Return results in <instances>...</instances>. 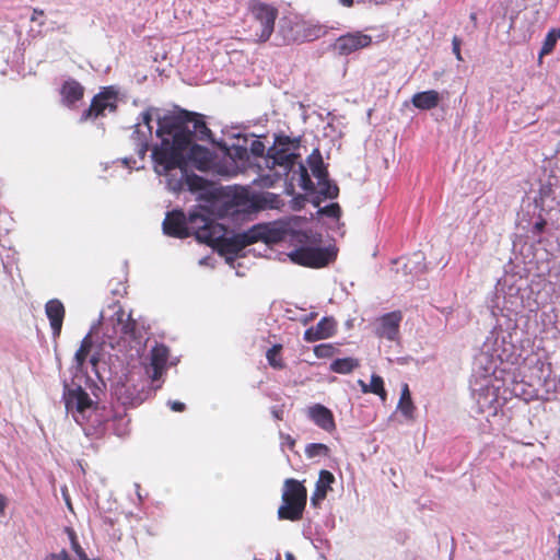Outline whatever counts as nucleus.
Returning a JSON list of instances; mask_svg holds the SVG:
<instances>
[{"mask_svg": "<svg viewBox=\"0 0 560 560\" xmlns=\"http://www.w3.org/2000/svg\"><path fill=\"white\" fill-rule=\"evenodd\" d=\"M185 116V121L175 117L159 120L156 136L161 138V143L153 148L152 160L164 172L183 167L184 154L191 145L194 135L200 140H207L211 135L202 115L186 112Z\"/></svg>", "mask_w": 560, "mask_h": 560, "instance_id": "f257e3e1", "label": "nucleus"}, {"mask_svg": "<svg viewBox=\"0 0 560 560\" xmlns=\"http://www.w3.org/2000/svg\"><path fill=\"white\" fill-rule=\"evenodd\" d=\"M248 31L255 43H266L275 31L278 9L270 3L253 0L248 7Z\"/></svg>", "mask_w": 560, "mask_h": 560, "instance_id": "f03ea898", "label": "nucleus"}, {"mask_svg": "<svg viewBox=\"0 0 560 560\" xmlns=\"http://www.w3.org/2000/svg\"><path fill=\"white\" fill-rule=\"evenodd\" d=\"M281 499L282 504L278 509V518L291 522L302 520L307 501L305 486L294 478L285 479Z\"/></svg>", "mask_w": 560, "mask_h": 560, "instance_id": "7ed1b4c3", "label": "nucleus"}, {"mask_svg": "<svg viewBox=\"0 0 560 560\" xmlns=\"http://www.w3.org/2000/svg\"><path fill=\"white\" fill-rule=\"evenodd\" d=\"M187 226L190 235L208 245L222 235V224L215 222L206 208L191 211L187 218Z\"/></svg>", "mask_w": 560, "mask_h": 560, "instance_id": "20e7f679", "label": "nucleus"}, {"mask_svg": "<svg viewBox=\"0 0 560 560\" xmlns=\"http://www.w3.org/2000/svg\"><path fill=\"white\" fill-rule=\"evenodd\" d=\"M301 145V138H291L285 135H277L275 138V144L271 147L267 156L273 161V164L282 166L287 170H292L300 156L291 150H298Z\"/></svg>", "mask_w": 560, "mask_h": 560, "instance_id": "39448f33", "label": "nucleus"}, {"mask_svg": "<svg viewBox=\"0 0 560 560\" xmlns=\"http://www.w3.org/2000/svg\"><path fill=\"white\" fill-rule=\"evenodd\" d=\"M289 258L300 266L323 268L336 258V253L330 248L302 246L292 250Z\"/></svg>", "mask_w": 560, "mask_h": 560, "instance_id": "423d86ee", "label": "nucleus"}, {"mask_svg": "<svg viewBox=\"0 0 560 560\" xmlns=\"http://www.w3.org/2000/svg\"><path fill=\"white\" fill-rule=\"evenodd\" d=\"M226 229L222 224V235L218 240H213V243L210 244L213 248H215L221 254L229 255H237L245 247L254 244V240L256 236L252 234V230L238 234H234L233 236H225Z\"/></svg>", "mask_w": 560, "mask_h": 560, "instance_id": "0eeeda50", "label": "nucleus"}, {"mask_svg": "<svg viewBox=\"0 0 560 560\" xmlns=\"http://www.w3.org/2000/svg\"><path fill=\"white\" fill-rule=\"evenodd\" d=\"M115 97L116 92L113 91L112 88H104L92 98L89 108L82 113L81 120L86 121L89 119H95L104 115L107 108L112 110L116 109V105L112 102Z\"/></svg>", "mask_w": 560, "mask_h": 560, "instance_id": "6e6552de", "label": "nucleus"}, {"mask_svg": "<svg viewBox=\"0 0 560 560\" xmlns=\"http://www.w3.org/2000/svg\"><path fill=\"white\" fill-rule=\"evenodd\" d=\"M372 37L361 32H353L342 35L334 43V50L341 56H348L359 49L369 47Z\"/></svg>", "mask_w": 560, "mask_h": 560, "instance_id": "1a4fd4ad", "label": "nucleus"}, {"mask_svg": "<svg viewBox=\"0 0 560 560\" xmlns=\"http://www.w3.org/2000/svg\"><path fill=\"white\" fill-rule=\"evenodd\" d=\"M401 320L402 313L400 311L384 314L378 318V324L375 330L376 335L380 338H385L390 341L396 340L399 336Z\"/></svg>", "mask_w": 560, "mask_h": 560, "instance_id": "9d476101", "label": "nucleus"}, {"mask_svg": "<svg viewBox=\"0 0 560 560\" xmlns=\"http://www.w3.org/2000/svg\"><path fill=\"white\" fill-rule=\"evenodd\" d=\"M163 232L168 236L177 238L190 236L185 213L182 210L167 212L163 221Z\"/></svg>", "mask_w": 560, "mask_h": 560, "instance_id": "9b49d317", "label": "nucleus"}, {"mask_svg": "<svg viewBox=\"0 0 560 560\" xmlns=\"http://www.w3.org/2000/svg\"><path fill=\"white\" fill-rule=\"evenodd\" d=\"M65 400L68 411H77L80 415H83L85 410L93 406L89 394L81 386L68 389L65 393Z\"/></svg>", "mask_w": 560, "mask_h": 560, "instance_id": "f8f14e48", "label": "nucleus"}, {"mask_svg": "<svg viewBox=\"0 0 560 560\" xmlns=\"http://www.w3.org/2000/svg\"><path fill=\"white\" fill-rule=\"evenodd\" d=\"M337 331V322L334 317H323L316 326L310 327L304 332V340L315 342L332 337Z\"/></svg>", "mask_w": 560, "mask_h": 560, "instance_id": "ddd939ff", "label": "nucleus"}, {"mask_svg": "<svg viewBox=\"0 0 560 560\" xmlns=\"http://www.w3.org/2000/svg\"><path fill=\"white\" fill-rule=\"evenodd\" d=\"M308 418L320 429L331 432L336 429L335 418L327 407L315 404L307 408Z\"/></svg>", "mask_w": 560, "mask_h": 560, "instance_id": "4468645a", "label": "nucleus"}, {"mask_svg": "<svg viewBox=\"0 0 560 560\" xmlns=\"http://www.w3.org/2000/svg\"><path fill=\"white\" fill-rule=\"evenodd\" d=\"M170 357L168 348L163 343H156L150 351V368L152 374H150L153 381L159 380L163 372Z\"/></svg>", "mask_w": 560, "mask_h": 560, "instance_id": "2eb2a0df", "label": "nucleus"}, {"mask_svg": "<svg viewBox=\"0 0 560 560\" xmlns=\"http://www.w3.org/2000/svg\"><path fill=\"white\" fill-rule=\"evenodd\" d=\"M45 312L49 319L52 335L55 338H58L61 334V328L66 315L65 306L59 300L52 299L46 303Z\"/></svg>", "mask_w": 560, "mask_h": 560, "instance_id": "dca6fc26", "label": "nucleus"}, {"mask_svg": "<svg viewBox=\"0 0 560 560\" xmlns=\"http://www.w3.org/2000/svg\"><path fill=\"white\" fill-rule=\"evenodd\" d=\"M84 86L74 79L66 80L60 88L62 103L71 107L84 96Z\"/></svg>", "mask_w": 560, "mask_h": 560, "instance_id": "f3484780", "label": "nucleus"}, {"mask_svg": "<svg viewBox=\"0 0 560 560\" xmlns=\"http://www.w3.org/2000/svg\"><path fill=\"white\" fill-rule=\"evenodd\" d=\"M252 234L255 237L254 244L264 242L266 244H276L283 238V231L277 228H270L267 224H256L250 228Z\"/></svg>", "mask_w": 560, "mask_h": 560, "instance_id": "a211bd4d", "label": "nucleus"}, {"mask_svg": "<svg viewBox=\"0 0 560 560\" xmlns=\"http://www.w3.org/2000/svg\"><path fill=\"white\" fill-rule=\"evenodd\" d=\"M441 95L435 90H428L423 92H418L412 95L411 103L412 105L421 110H431L440 104Z\"/></svg>", "mask_w": 560, "mask_h": 560, "instance_id": "6ab92c4d", "label": "nucleus"}, {"mask_svg": "<svg viewBox=\"0 0 560 560\" xmlns=\"http://www.w3.org/2000/svg\"><path fill=\"white\" fill-rule=\"evenodd\" d=\"M117 322L120 325V332L122 336L131 339L138 338V323L131 317L130 313H126L124 308H119L115 313Z\"/></svg>", "mask_w": 560, "mask_h": 560, "instance_id": "aec40b11", "label": "nucleus"}, {"mask_svg": "<svg viewBox=\"0 0 560 560\" xmlns=\"http://www.w3.org/2000/svg\"><path fill=\"white\" fill-rule=\"evenodd\" d=\"M334 481L335 476L329 470H320L318 480L315 485V491L313 493L312 501L315 502V500H324Z\"/></svg>", "mask_w": 560, "mask_h": 560, "instance_id": "412c9836", "label": "nucleus"}, {"mask_svg": "<svg viewBox=\"0 0 560 560\" xmlns=\"http://www.w3.org/2000/svg\"><path fill=\"white\" fill-rule=\"evenodd\" d=\"M358 384L360 385L362 393H364V394L372 393V394L377 395L383 401L386 400L387 393L384 387V381H383L382 376H380L377 374H373L371 376L370 384H366L362 380H359Z\"/></svg>", "mask_w": 560, "mask_h": 560, "instance_id": "4be33fe9", "label": "nucleus"}, {"mask_svg": "<svg viewBox=\"0 0 560 560\" xmlns=\"http://www.w3.org/2000/svg\"><path fill=\"white\" fill-rule=\"evenodd\" d=\"M131 140L138 159L143 161L149 150V140L145 133L140 132L139 125L135 126Z\"/></svg>", "mask_w": 560, "mask_h": 560, "instance_id": "5701e85b", "label": "nucleus"}, {"mask_svg": "<svg viewBox=\"0 0 560 560\" xmlns=\"http://www.w3.org/2000/svg\"><path fill=\"white\" fill-rule=\"evenodd\" d=\"M308 164L313 175L318 179V182L328 177V171L324 165L323 158L317 149L310 155Z\"/></svg>", "mask_w": 560, "mask_h": 560, "instance_id": "b1692460", "label": "nucleus"}, {"mask_svg": "<svg viewBox=\"0 0 560 560\" xmlns=\"http://www.w3.org/2000/svg\"><path fill=\"white\" fill-rule=\"evenodd\" d=\"M398 410L408 419L413 418L415 405L407 384L404 385L400 399L397 406Z\"/></svg>", "mask_w": 560, "mask_h": 560, "instance_id": "393cba45", "label": "nucleus"}, {"mask_svg": "<svg viewBox=\"0 0 560 560\" xmlns=\"http://www.w3.org/2000/svg\"><path fill=\"white\" fill-rule=\"evenodd\" d=\"M93 341L91 338V335H86L80 343L79 349L77 350L74 354V361L78 369L82 370L86 359L92 350Z\"/></svg>", "mask_w": 560, "mask_h": 560, "instance_id": "a878e982", "label": "nucleus"}, {"mask_svg": "<svg viewBox=\"0 0 560 560\" xmlns=\"http://www.w3.org/2000/svg\"><path fill=\"white\" fill-rule=\"evenodd\" d=\"M360 365L359 360L354 358L336 359L330 364V370L338 374H349Z\"/></svg>", "mask_w": 560, "mask_h": 560, "instance_id": "bb28decb", "label": "nucleus"}, {"mask_svg": "<svg viewBox=\"0 0 560 560\" xmlns=\"http://www.w3.org/2000/svg\"><path fill=\"white\" fill-rule=\"evenodd\" d=\"M185 165L186 163L183 165V167L179 168L183 171V177L188 189L191 191L203 189L206 187L207 180L197 174H188L186 170H184Z\"/></svg>", "mask_w": 560, "mask_h": 560, "instance_id": "cd10ccee", "label": "nucleus"}, {"mask_svg": "<svg viewBox=\"0 0 560 560\" xmlns=\"http://www.w3.org/2000/svg\"><path fill=\"white\" fill-rule=\"evenodd\" d=\"M281 345H273L270 349H268L266 353L267 361L273 369L281 370L284 368V363L281 358Z\"/></svg>", "mask_w": 560, "mask_h": 560, "instance_id": "c85d7f7f", "label": "nucleus"}, {"mask_svg": "<svg viewBox=\"0 0 560 560\" xmlns=\"http://www.w3.org/2000/svg\"><path fill=\"white\" fill-rule=\"evenodd\" d=\"M329 452V447L323 443H311L305 447V454L310 458L317 456H328Z\"/></svg>", "mask_w": 560, "mask_h": 560, "instance_id": "c756f323", "label": "nucleus"}, {"mask_svg": "<svg viewBox=\"0 0 560 560\" xmlns=\"http://www.w3.org/2000/svg\"><path fill=\"white\" fill-rule=\"evenodd\" d=\"M320 185V194L325 196L326 198L334 199L338 197L339 194V187L331 183L328 177L326 179H322V182H318Z\"/></svg>", "mask_w": 560, "mask_h": 560, "instance_id": "7c9ffc66", "label": "nucleus"}, {"mask_svg": "<svg viewBox=\"0 0 560 560\" xmlns=\"http://www.w3.org/2000/svg\"><path fill=\"white\" fill-rule=\"evenodd\" d=\"M557 37L555 36L553 32L550 30L542 43L541 49L539 51V58L541 59L544 56L549 55L556 47L557 44Z\"/></svg>", "mask_w": 560, "mask_h": 560, "instance_id": "2f4dec72", "label": "nucleus"}, {"mask_svg": "<svg viewBox=\"0 0 560 560\" xmlns=\"http://www.w3.org/2000/svg\"><path fill=\"white\" fill-rule=\"evenodd\" d=\"M336 351V347L331 343H320L314 347V354L319 359L331 358Z\"/></svg>", "mask_w": 560, "mask_h": 560, "instance_id": "473e14b6", "label": "nucleus"}, {"mask_svg": "<svg viewBox=\"0 0 560 560\" xmlns=\"http://www.w3.org/2000/svg\"><path fill=\"white\" fill-rule=\"evenodd\" d=\"M319 213L329 218L339 219L341 215V208L338 203H330L324 208H320Z\"/></svg>", "mask_w": 560, "mask_h": 560, "instance_id": "72a5a7b5", "label": "nucleus"}, {"mask_svg": "<svg viewBox=\"0 0 560 560\" xmlns=\"http://www.w3.org/2000/svg\"><path fill=\"white\" fill-rule=\"evenodd\" d=\"M249 151L254 156L262 158L266 151V147L260 140H253L249 147Z\"/></svg>", "mask_w": 560, "mask_h": 560, "instance_id": "f704fd0d", "label": "nucleus"}, {"mask_svg": "<svg viewBox=\"0 0 560 560\" xmlns=\"http://www.w3.org/2000/svg\"><path fill=\"white\" fill-rule=\"evenodd\" d=\"M70 537H71V547H72L73 551L75 552V555L78 556L79 560H88L89 557L85 553V551L83 550V548L80 546L79 541L77 540L75 535L72 533Z\"/></svg>", "mask_w": 560, "mask_h": 560, "instance_id": "c9c22d12", "label": "nucleus"}, {"mask_svg": "<svg viewBox=\"0 0 560 560\" xmlns=\"http://www.w3.org/2000/svg\"><path fill=\"white\" fill-rule=\"evenodd\" d=\"M299 168H300V173H301V179L303 183L302 186H303V188L308 189L310 187L313 186V183L308 176L307 170L303 164H300Z\"/></svg>", "mask_w": 560, "mask_h": 560, "instance_id": "e433bc0d", "label": "nucleus"}, {"mask_svg": "<svg viewBox=\"0 0 560 560\" xmlns=\"http://www.w3.org/2000/svg\"><path fill=\"white\" fill-rule=\"evenodd\" d=\"M460 45H462L460 38L457 36H454L452 39V48H453V52L458 61L463 60V57L460 54Z\"/></svg>", "mask_w": 560, "mask_h": 560, "instance_id": "4c0bfd02", "label": "nucleus"}, {"mask_svg": "<svg viewBox=\"0 0 560 560\" xmlns=\"http://www.w3.org/2000/svg\"><path fill=\"white\" fill-rule=\"evenodd\" d=\"M45 560H71L68 552L63 549L58 553H50Z\"/></svg>", "mask_w": 560, "mask_h": 560, "instance_id": "58836bf2", "label": "nucleus"}, {"mask_svg": "<svg viewBox=\"0 0 560 560\" xmlns=\"http://www.w3.org/2000/svg\"><path fill=\"white\" fill-rule=\"evenodd\" d=\"M168 405H170L171 409H172L173 411H176V412H182V411H184V410H185V408H186V406H185V404H184V402H180V401H177V400H175V401H170V402H168Z\"/></svg>", "mask_w": 560, "mask_h": 560, "instance_id": "ea45409f", "label": "nucleus"}, {"mask_svg": "<svg viewBox=\"0 0 560 560\" xmlns=\"http://www.w3.org/2000/svg\"><path fill=\"white\" fill-rule=\"evenodd\" d=\"M546 220L544 219H540L539 221H537L535 224H534V232L537 233V234H540L544 232L545 228H546Z\"/></svg>", "mask_w": 560, "mask_h": 560, "instance_id": "a19ab883", "label": "nucleus"}, {"mask_svg": "<svg viewBox=\"0 0 560 560\" xmlns=\"http://www.w3.org/2000/svg\"><path fill=\"white\" fill-rule=\"evenodd\" d=\"M320 27H313L307 30V34L305 35L307 39H313L319 36Z\"/></svg>", "mask_w": 560, "mask_h": 560, "instance_id": "79ce46f5", "label": "nucleus"}, {"mask_svg": "<svg viewBox=\"0 0 560 560\" xmlns=\"http://www.w3.org/2000/svg\"><path fill=\"white\" fill-rule=\"evenodd\" d=\"M122 163L129 168H138L137 161L133 158H125L122 159Z\"/></svg>", "mask_w": 560, "mask_h": 560, "instance_id": "37998d69", "label": "nucleus"}, {"mask_svg": "<svg viewBox=\"0 0 560 560\" xmlns=\"http://www.w3.org/2000/svg\"><path fill=\"white\" fill-rule=\"evenodd\" d=\"M152 119V116L149 112L142 113V121L148 126L149 132L151 131L150 121Z\"/></svg>", "mask_w": 560, "mask_h": 560, "instance_id": "c03bdc74", "label": "nucleus"}, {"mask_svg": "<svg viewBox=\"0 0 560 560\" xmlns=\"http://www.w3.org/2000/svg\"><path fill=\"white\" fill-rule=\"evenodd\" d=\"M191 153L194 155L197 154V153H201V154L206 155L207 154V150L205 148L200 147V145L195 144L191 148Z\"/></svg>", "mask_w": 560, "mask_h": 560, "instance_id": "a18cd8bd", "label": "nucleus"}, {"mask_svg": "<svg viewBox=\"0 0 560 560\" xmlns=\"http://www.w3.org/2000/svg\"><path fill=\"white\" fill-rule=\"evenodd\" d=\"M44 15V11L40 10V9H34L33 10V14L31 16V21L34 22L38 19V16H43Z\"/></svg>", "mask_w": 560, "mask_h": 560, "instance_id": "49530a36", "label": "nucleus"}, {"mask_svg": "<svg viewBox=\"0 0 560 560\" xmlns=\"http://www.w3.org/2000/svg\"><path fill=\"white\" fill-rule=\"evenodd\" d=\"M243 199H245V196H243V195H235L234 196L235 205L236 206L245 205V201Z\"/></svg>", "mask_w": 560, "mask_h": 560, "instance_id": "de8ad7c7", "label": "nucleus"}, {"mask_svg": "<svg viewBox=\"0 0 560 560\" xmlns=\"http://www.w3.org/2000/svg\"><path fill=\"white\" fill-rule=\"evenodd\" d=\"M343 7L350 8L353 5L354 0H338Z\"/></svg>", "mask_w": 560, "mask_h": 560, "instance_id": "09e8293b", "label": "nucleus"}, {"mask_svg": "<svg viewBox=\"0 0 560 560\" xmlns=\"http://www.w3.org/2000/svg\"><path fill=\"white\" fill-rule=\"evenodd\" d=\"M285 442L290 445V447H293L295 444L294 439H292L290 435L284 436Z\"/></svg>", "mask_w": 560, "mask_h": 560, "instance_id": "8fccbe9b", "label": "nucleus"}, {"mask_svg": "<svg viewBox=\"0 0 560 560\" xmlns=\"http://www.w3.org/2000/svg\"><path fill=\"white\" fill-rule=\"evenodd\" d=\"M5 505H7L5 499L2 495H0V512L4 511Z\"/></svg>", "mask_w": 560, "mask_h": 560, "instance_id": "3c124183", "label": "nucleus"}, {"mask_svg": "<svg viewBox=\"0 0 560 560\" xmlns=\"http://www.w3.org/2000/svg\"><path fill=\"white\" fill-rule=\"evenodd\" d=\"M551 31L553 32V34L557 37V39H559L560 38V27L559 28H552Z\"/></svg>", "mask_w": 560, "mask_h": 560, "instance_id": "603ef678", "label": "nucleus"}, {"mask_svg": "<svg viewBox=\"0 0 560 560\" xmlns=\"http://www.w3.org/2000/svg\"><path fill=\"white\" fill-rule=\"evenodd\" d=\"M557 557H558V560H560V533H559V536H558V550H557Z\"/></svg>", "mask_w": 560, "mask_h": 560, "instance_id": "864d4df0", "label": "nucleus"}, {"mask_svg": "<svg viewBox=\"0 0 560 560\" xmlns=\"http://www.w3.org/2000/svg\"><path fill=\"white\" fill-rule=\"evenodd\" d=\"M97 362H98V359H97L96 357H92V358H91V363H92L93 365H96V364H97Z\"/></svg>", "mask_w": 560, "mask_h": 560, "instance_id": "5fc2aeb1", "label": "nucleus"}, {"mask_svg": "<svg viewBox=\"0 0 560 560\" xmlns=\"http://www.w3.org/2000/svg\"><path fill=\"white\" fill-rule=\"evenodd\" d=\"M285 560H294V557L292 553H287L285 555Z\"/></svg>", "mask_w": 560, "mask_h": 560, "instance_id": "6e6d98bb", "label": "nucleus"}, {"mask_svg": "<svg viewBox=\"0 0 560 560\" xmlns=\"http://www.w3.org/2000/svg\"><path fill=\"white\" fill-rule=\"evenodd\" d=\"M66 504L68 505V508H69L70 510H72V506H71L70 500H69L68 498L66 499Z\"/></svg>", "mask_w": 560, "mask_h": 560, "instance_id": "4d7b16f0", "label": "nucleus"}, {"mask_svg": "<svg viewBox=\"0 0 560 560\" xmlns=\"http://www.w3.org/2000/svg\"><path fill=\"white\" fill-rule=\"evenodd\" d=\"M470 19L475 21V20H476V14H475V13H472V14L470 15Z\"/></svg>", "mask_w": 560, "mask_h": 560, "instance_id": "13d9d810", "label": "nucleus"}]
</instances>
